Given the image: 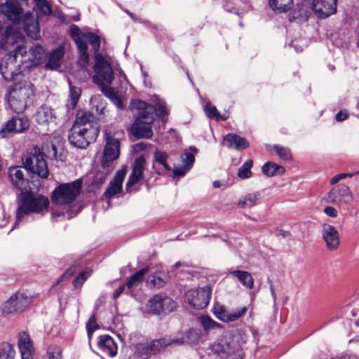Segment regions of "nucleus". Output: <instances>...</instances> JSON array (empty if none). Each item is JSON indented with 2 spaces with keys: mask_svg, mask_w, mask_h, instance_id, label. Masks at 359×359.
Wrapping results in <instances>:
<instances>
[{
  "mask_svg": "<svg viewBox=\"0 0 359 359\" xmlns=\"http://www.w3.org/2000/svg\"><path fill=\"white\" fill-rule=\"evenodd\" d=\"M262 172L267 177L281 175L285 173V168L275 163L267 162L262 166Z\"/></svg>",
  "mask_w": 359,
  "mask_h": 359,
  "instance_id": "nucleus-34",
  "label": "nucleus"
},
{
  "mask_svg": "<svg viewBox=\"0 0 359 359\" xmlns=\"http://www.w3.org/2000/svg\"><path fill=\"white\" fill-rule=\"evenodd\" d=\"M126 172L127 169L126 167H123L116 172L114 179L110 182L108 189L104 192V195L107 198H112L121 191L123 182Z\"/></svg>",
  "mask_w": 359,
  "mask_h": 359,
  "instance_id": "nucleus-23",
  "label": "nucleus"
},
{
  "mask_svg": "<svg viewBox=\"0 0 359 359\" xmlns=\"http://www.w3.org/2000/svg\"><path fill=\"white\" fill-rule=\"evenodd\" d=\"M130 109L135 118L131 127V133L137 138L149 139L152 137L151 125L154 121V112L162 117L168 113L165 103L157 98L155 106L147 104L140 100H133Z\"/></svg>",
  "mask_w": 359,
  "mask_h": 359,
  "instance_id": "nucleus-1",
  "label": "nucleus"
},
{
  "mask_svg": "<svg viewBox=\"0 0 359 359\" xmlns=\"http://www.w3.org/2000/svg\"><path fill=\"white\" fill-rule=\"evenodd\" d=\"M61 216L65 217L64 213L56 212L53 213V219L56 220L55 217H60Z\"/></svg>",
  "mask_w": 359,
  "mask_h": 359,
  "instance_id": "nucleus-60",
  "label": "nucleus"
},
{
  "mask_svg": "<svg viewBox=\"0 0 359 359\" xmlns=\"http://www.w3.org/2000/svg\"><path fill=\"white\" fill-rule=\"evenodd\" d=\"M32 302V297L22 292L12 295L3 305L2 313L11 315L23 311Z\"/></svg>",
  "mask_w": 359,
  "mask_h": 359,
  "instance_id": "nucleus-13",
  "label": "nucleus"
},
{
  "mask_svg": "<svg viewBox=\"0 0 359 359\" xmlns=\"http://www.w3.org/2000/svg\"><path fill=\"white\" fill-rule=\"evenodd\" d=\"M210 295V287L206 285L201 288L189 290L185 293V300L191 307L203 309L208 305Z\"/></svg>",
  "mask_w": 359,
  "mask_h": 359,
  "instance_id": "nucleus-12",
  "label": "nucleus"
},
{
  "mask_svg": "<svg viewBox=\"0 0 359 359\" xmlns=\"http://www.w3.org/2000/svg\"><path fill=\"white\" fill-rule=\"evenodd\" d=\"M153 286L156 287H161L164 284V281L159 277L154 276L151 280Z\"/></svg>",
  "mask_w": 359,
  "mask_h": 359,
  "instance_id": "nucleus-54",
  "label": "nucleus"
},
{
  "mask_svg": "<svg viewBox=\"0 0 359 359\" xmlns=\"http://www.w3.org/2000/svg\"><path fill=\"white\" fill-rule=\"evenodd\" d=\"M23 39L24 37L20 32L13 27H7L1 36L0 46L2 48L7 49L15 43L22 42Z\"/></svg>",
  "mask_w": 359,
  "mask_h": 359,
  "instance_id": "nucleus-24",
  "label": "nucleus"
},
{
  "mask_svg": "<svg viewBox=\"0 0 359 359\" xmlns=\"http://www.w3.org/2000/svg\"><path fill=\"white\" fill-rule=\"evenodd\" d=\"M27 48L19 44L9 53L0 63V72L6 81H12L22 72L27 64Z\"/></svg>",
  "mask_w": 359,
  "mask_h": 359,
  "instance_id": "nucleus-6",
  "label": "nucleus"
},
{
  "mask_svg": "<svg viewBox=\"0 0 359 359\" xmlns=\"http://www.w3.org/2000/svg\"><path fill=\"white\" fill-rule=\"evenodd\" d=\"M271 149L278 154L283 161H287L292 158V154L289 148L276 144L271 147Z\"/></svg>",
  "mask_w": 359,
  "mask_h": 359,
  "instance_id": "nucleus-40",
  "label": "nucleus"
},
{
  "mask_svg": "<svg viewBox=\"0 0 359 359\" xmlns=\"http://www.w3.org/2000/svg\"><path fill=\"white\" fill-rule=\"evenodd\" d=\"M0 11L8 20L15 23L19 22L20 20L21 9L18 5L12 1H6L0 5Z\"/></svg>",
  "mask_w": 359,
  "mask_h": 359,
  "instance_id": "nucleus-25",
  "label": "nucleus"
},
{
  "mask_svg": "<svg viewBox=\"0 0 359 359\" xmlns=\"http://www.w3.org/2000/svg\"><path fill=\"white\" fill-rule=\"evenodd\" d=\"M74 273V271L72 269H69L64 273V274L62 276L61 278H69L70 276H72L73 275Z\"/></svg>",
  "mask_w": 359,
  "mask_h": 359,
  "instance_id": "nucleus-58",
  "label": "nucleus"
},
{
  "mask_svg": "<svg viewBox=\"0 0 359 359\" xmlns=\"http://www.w3.org/2000/svg\"><path fill=\"white\" fill-rule=\"evenodd\" d=\"M260 196L261 195L259 192L248 194L239 199L238 205L241 208H252L257 204V202L260 198Z\"/></svg>",
  "mask_w": 359,
  "mask_h": 359,
  "instance_id": "nucleus-33",
  "label": "nucleus"
},
{
  "mask_svg": "<svg viewBox=\"0 0 359 359\" xmlns=\"http://www.w3.org/2000/svg\"><path fill=\"white\" fill-rule=\"evenodd\" d=\"M24 29L28 36L37 39L39 36V25L32 14L27 13L23 16Z\"/></svg>",
  "mask_w": 359,
  "mask_h": 359,
  "instance_id": "nucleus-28",
  "label": "nucleus"
},
{
  "mask_svg": "<svg viewBox=\"0 0 359 359\" xmlns=\"http://www.w3.org/2000/svg\"><path fill=\"white\" fill-rule=\"evenodd\" d=\"M344 179H346V175H344V173L337 174L330 180V183L331 185H334L338 183L339 181Z\"/></svg>",
  "mask_w": 359,
  "mask_h": 359,
  "instance_id": "nucleus-55",
  "label": "nucleus"
},
{
  "mask_svg": "<svg viewBox=\"0 0 359 359\" xmlns=\"http://www.w3.org/2000/svg\"><path fill=\"white\" fill-rule=\"evenodd\" d=\"M324 214L330 218H337L339 215V211L336 207L332 205H326L323 209Z\"/></svg>",
  "mask_w": 359,
  "mask_h": 359,
  "instance_id": "nucleus-52",
  "label": "nucleus"
},
{
  "mask_svg": "<svg viewBox=\"0 0 359 359\" xmlns=\"http://www.w3.org/2000/svg\"><path fill=\"white\" fill-rule=\"evenodd\" d=\"M69 96L71 100V104L72 108H74L78 101L80 98L81 90L79 87L73 86L71 83L69 81Z\"/></svg>",
  "mask_w": 359,
  "mask_h": 359,
  "instance_id": "nucleus-43",
  "label": "nucleus"
},
{
  "mask_svg": "<svg viewBox=\"0 0 359 359\" xmlns=\"http://www.w3.org/2000/svg\"><path fill=\"white\" fill-rule=\"evenodd\" d=\"M95 57L94 69L95 74L93 76L94 82L100 86L103 94L109 98L118 109H123V103L118 93L109 86L114 79L109 58L100 53H95Z\"/></svg>",
  "mask_w": 359,
  "mask_h": 359,
  "instance_id": "nucleus-3",
  "label": "nucleus"
},
{
  "mask_svg": "<svg viewBox=\"0 0 359 359\" xmlns=\"http://www.w3.org/2000/svg\"><path fill=\"white\" fill-rule=\"evenodd\" d=\"M253 162L251 159L246 161L244 164L238 169V177L241 179H248L252 175L251 168Z\"/></svg>",
  "mask_w": 359,
  "mask_h": 359,
  "instance_id": "nucleus-41",
  "label": "nucleus"
},
{
  "mask_svg": "<svg viewBox=\"0 0 359 359\" xmlns=\"http://www.w3.org/2000/svg\"><path fill=\"white\" fill-rule=\"evenodd\" d=\"M64 48L59 47L51 51L48 57L46 67L50 69H55L60 67L64 57Z\"/></svg>",
  "mask_w": 359,
  "mask_h": 359,
  "instance_id": "nucleus-32",
  "label": "nucleus"
},
{
  "mask_svg": "<svg viewBox=\"0 0 359 359\" xmlns=\"http://www.w3.org/2000/svg\"><path fill=\"white\" fill-rule=\"evenodd\" d=\"M99 133L98 124L91 113H78L69 132L68 139L75 147L84 149L96 140Z\"/></svg>",
  "mask_w": 359,
  "mask_h": 359,
  "instance_id": "nucleus-2",
  "label": "nucleus"
},
{
  "mask_svg": "<svg viewBox=\"0 0 359 359\" xmlns=\"http://www.w3.org/2000/svg\"><path fill=\"white\" fill-rule=\"evenodd\" d=\"M35 118L38 124L43 126H47L53 123L56 118L53 109L45 104L37 109Z\"/></svg>",
  "mask_w": 359,
  "mask_h": 359,
  "instance_id": "nucleus-26",
  "label": "nucleus"
},
{
  "mask_svg": "<svg viewBox=\"0 0 359 359\" xmlns=\"http://www.w3.org/2000/svg\"><path fill=\"white\" fill-rule=\"evenodd\" d=\"M177 304L163 294L154 296L147 303L149 311L155 314L168 313L175 310Z\"/></svg>",
  "mask_w": 359,
  "mask_h": 359,
  "instance_id": "nucleus-15",
  "label": "nucleus"
},
{
  "mask_svg": "<svg viewBox=\"0 0 359 359\" xmlns=\"http://www.w3.org/2000/svg\"><path fill=\"white\" fill-rule=\"evenodd\" d=\"M100 348L107 353L109 356L114 357L117 353V346L112 337L109 335L100 336L98 341Z\"/></svg>",
  "mask_w": 359,
  "mask_h": 359,
  "instance_id": "nucleus-30",
  "label": "nucleus"
},
{
  "mask_svg": "<svg viewBox=\"0 0 359 359\" xmlns=\"http://www.w3.org/2000/svg\"><path fill=\"white\" fill-rule=\"evenodd\" d=\"M29 120L26 117L15 116L8 121L0 130V136L6 137L13 133H21L29 128Z\"/></svg>",
  "mask_w": 359,
  "mask_h": 359,
  "instance_id": "nucleus-17",
  "label": "nucleus"
},
{
  "mask_svg": "<svg viewBox=\"0 0 359 359\" xmlns=\"http://www.w3.org/2000/svg\"><path fill=\"white\" fill-rule=\"evenodd\" d=\"M148 271L147 268H144L140 271H138L137 273L133 274L130 279L128 280L126 283V286L131 289L135 287H137L143 280L144 276L145 273Z\"/></svg>",
  "mask_w": 359,
  "mask_h": 359,
  "instance_id": "nucleus-37",
  "label": "nucleus"
},
{
  "mask_svg": "<svg viewBox=\"0 0 359 359\" xmlns=\"http://www.w3.org/2000/svg\"><path fill=\"white\" fill-rule=\"evenodd\" d=\"M34 95V88L31 82H19L15 83L8 91V103L13 111L20 113L33 103Z\"/></svg>",
  "mask_w": 359,
  "mask_h": 359,
  "instance_id": "nucleus-5",
  "label": "nucleus"
},
{
  "mask_svg": "<svg viewBox=\"0 0 359 359\" xmlns=\"http://www.w3.org/2000/svg\"><path fill=\"white\" fill-rule=\"evenodd\" d=\"M27 64H25V68L33 65H38L43 58L44 49L43 46L40 45H35L29 50H27Z\"/></svg>",
  "mask_w": 359,
  "mask_h": 359,
  "instance_id": "nucleus-31",
  "label": "nucleus"
},
{
  "mask_svg": "<svg viewBox=\"0 0 359 359\" xmlns=\"http://www.w3.org/2000/svg\"><path fill=\"white\" fill-rule=\"evenodd\" d=\"M15 351L12 344L3 342L0 344V359H14Z\"/></svg>",
  "mask_w": 359,
  "mask_h": 359,
  "instance_id": "nucleus-38",
  "label": "nucleus"
},
{
  "mask_svg": "<svg viewBox=\"0 0 359 359\" xmlns=\"http://www.w3.org/2000/svg\"><path fill=\"white\" fill-rule=\"evenodd\" d=\"M344 175H346V178H347V177H353L355 175V173L350 172V173H344Z\"/></svg>",
  "mask_w": 359,
  "mask_h": 359,
  "instance_id": "nucleus-63",
  "label": "nucleus"
},
{
  "mask_svg": "<svg viewBox=\"0 0 359 359\" xmlns=\"http://www.w3.org/2000/svg\"><path fill=\"white\" fill-rule=\"evenodd\" d=\"M348 118V114L346 111H339L335 116L336 121L338 122L343 121Z\"/></svg>",
  "mask_w": 359,
  "mask_h": 359,
  "instance_id": "nucleus-56",
  "label": "nucleus"
},
{
  "mask_svg": "<svg viewBox=\"0 0 359 359\" xmlns=\"http://www.w3.org/2000/svg\"><path fill=\"white\" fill-rule=\"evenodd\" d=\"M337 0H313L312 9L320 18H326L337 12Z\"/></svg>",
  "mask_w": 359,
  "mask_h": 359,
  "instance_id": "nucleus-18",
  "label": "nucleus"
},
{
  "mask_svg": "<svg viewBox=\"0 0 359 359\" xmlns=\"http://www.w3.org/2000/svg\"><path fill=\"white\" fill-rule=\"evenodd\" d=\"M226 276L236 279L243 286L248 289H252L254 287V279L251 273L246 271L231 270L226 273Z\"/></svg>",
  "mask_w": 359,
  "mask_h": 359,
  "instance_id": "nucleus-29",
  "label": "nucleus"
},
{
  "mask_svg": "<svg viewBox=\"0 0 359 359\" xmlns=\"http://www.w3.org/2000/svg\"><path fill=\"white\" fill-rule=\"evenodd\" d=\"M105 147L101 158L100 165L104 169L109 168L116 161L120 154V142L107 130L104 132Z\"/></svg>",
  "mask_w": 359,
  "mask_h": 359,
  "instance_id": "nucleus-9",
  "label": "nucleus"
},
{
  "mask_svg": "<svg viewBox=\"0 0 359 359\" xmlns=\"http://www.w3.org/2000/svg\"><path fill=\"white\" fill-rule=\"evenodd\" d=\"M18 346L20 351L21 359H34V346L27 332L19 333Z\"/></svg>",
  "mask_w": 359,
  "mask_h": 359,
  "instance_id": "nucleus-21",
  "label": "nucleus"
},
{
  "mask_svg": "<svg viewBox=\"0 0 359 359\" xmlns=\"http://www.w3.org/2000/svg\"><path fill=\"white\" fill-rule=\"evenodd\" d=\"M76 213H72L71 211H67V218L70 219L74 217Z\"/></svg>",
  "mask_w": 359,
  "mask_h": 359,
  "instance_id": "nucleus-62",
  "label": "nucleus"
},
{
  "mask_svg": "<svg viewBox=\"0 0 359 359\" xmlns=\"http://www.w3.org/2000/svg\"><path fill=\"white\" fill-rule=\"evenodd\" d=\"M205 340V336L200 329L191 328L184 332H179L173 338L164 337L154 343L156 348H165L172 344L180 345H196L203 343Z\"/></svg>",
  "mask_w": 359,
  "mask_h": 359,
  "instance_id": "nucleus-7",
  "label": "nucleus"
},
{
  "mask_svg": "<svg viewBox=\"0 0 359 359\" xmlns=\"http://www.w3.org/2000/svg\"><path fill=\"white\" fill-rule=\"evenodd\" d=\"M101 100L100 95H94L90 99V104L92 105H95L96 102H99Z\"/></svg>",
  "mask_w": 359,
  "mask_h": 359,
  "instance_id": "nucleus-59",
  "label": "nucleus"
},
{
  "mask_svg": "<svg viewBox=\"0 0 359 359\" xmlns=\"http://www.w3.org/2000/svg\"><path fill=\"white\" fill-rule=\"evenodd\" d=\"M228 118V116H225V115H221L220 114V117H219V120H222V121H225Z\"/></svg>",
  "mask_w": 359,
  "mask_h": 359,
  "instance_id": "nucleus-64",
  "label": "nucleus"
},
{
  "mask_svg": "<svg viewBox=\"0 0 359 359\" xmlns=\"http://www.w3.org/2000/svg\"><path fill=\"white\" fill-rule=\"evenodd\" d=\"M85 36V40L89 39L90 43L95 52L98 51L100 47V37L91 32H86V34H83Z\"/></svg>",
  "mask_w": 359,
  "mask_h": 359,
  "instance_id": "nucleus-46",
  "label": "nucleus"
},
{
  "mask_svg": "<svg viewBox=\"0 0 359 359\" xmlns=\"http://www.w3.org/2000/svg\"><path fill=\"white\" fill-rule=\"evenodd\" d=\"M198 321L206 333H208L212 330L221 329L223 327L221 324L217 323L208 316H201L198 318Z\"/></svg>",
  "mask_w": 359,
  "mask_h": 359,
  "instance_id": "nucleus-35",
  "label": "nucleus"
},
{
  "mask_svg": "<svg viewBox=\"0 0 359 359\" xmlns=\"http://www.w3.org/2000/svg\"><path fill=\"white\" fill-rule=\"evenodd\" d=\"M293 0H269V4L273 11L284 13L289 10Z\"/></svg>",
  "mask_w": 359,
  "mask_h": 359,
  "instance_id": "nucleus-36",
  "label": "nucleus"
},
{
  "mask_svg": "<svg viewBox=\"0 0 359 359\" xmlns=\"http://www.w3.org/2000/svg\"><path fill=\"white\" fill-rule=\"evenodd\" d=\"M83 34H86V33H82L76 25H72L71 27L70 36L74 41L76 46L87 43L85 40V36H83Z\"/></svg>",
  "mask_w": 359,
  "mask_h": 359,
  "instance_id": "nucleus-39",
  "label": "nucleus"
},
{
  "mask_svg": "<svg viewBox=\"0 0 359 359\" xmlns=\"http://www.w3.org/2000/svg\"><path fill=\"white\" fill-rule=\"evenodd\" d=\"M8 177L13 185L22 191H25L28 181L25 178L24 171L18 166L11 167L8 170Z\"/></svg>",
  "mask_w": 359,
  "mask_h": 359,
  "instance_id": "nucleus-22",
  "label": "nucleus"
},
{
  "mask_svg": "<svg viewBox=\"0 0 359 359\" xmlns=\"http://www.w3.org/2000/svg\"><path fill=\"white\" fill-rule=\"evenodd\" d=\"M213 186L215 188H219L221 186V183L219 181H215L213 183Z\"/></svg>",
  "mask_w": 359,
  "mask_h": 359,
  "instance_id": "nucleus-61",
  "label": "nucleus"
},
{
  "mask_svg": "<svg viewBox=\"0 0 359 359\" xmlns=\"http://www.w3.org/2000/svg\"><path fill=\"white\" fill-rule=\"evenodd\" d=\"M321 236L327 250H337L340 245V235L335 226L324 223L321 226Z\"/></svg>",
  "mask_w": 359,
  "mask_h": 359,
  "instance_id": "nucleus-16",
  "label": "nucleus"
},
{
  "mask_svg": "<svg viewBox=\"0 0 359 359\" xmlns=\"http://www.w3.org/2000/svg\"><path fill=\"white\" fill-rule=\"evenodd\" d=\"M181 159L184 163V165L186 166L188 169H190L192 167L195 161L194 155L189 152H184L183 154H182Z\"/></svg>",
  "mask_w": 359,
  "mask_h": 359,
  "instance_id": "nucleus-51",
  "label": "nucleus"
},
{
  "mask_svg": "<svg viewBox=\"0 0 359 359\" xmlns=\"http://www.w3.org/2000/svg\"><path fill=\"white\" fill-rule=\"evenodd\" d=\"M92 271L90 269L86 270L83 272H81L79 276L74 280V286L76 288L81 287L83 285V283L85 282V280L90 276L91 274Z\"/></svg>",
  "mask_w": 359,
  "mask_h": 359,
  "instance_id": "nucleus-50",
  "label": "nucleus"
},
{
  "mask_svg": "<svg viewBox=\"0 0 359 359\" xmlns=\"http://www.w3.org/2000/svg\"><path fill=\"white\" fill-rule=\"evenodd\" d=\"M98 325L96 322V318L95 314H92L89 318L87 323H86V330L88 333V336L89 338L91 337L93 332L98 329Z\"/></svg>",
  "mask_w": 359,
  "mask_h": 359,
  "instance_id": "nucleus-49",
  "label": "nucleus"
},
{
  "mask_svg": "<svg viewBox=\"0 0 359 359\" xmlns=\"http://www.w3.org/2000/svg\"><path fill=\"white\" fill-rule=\"evenodd\" d=\"M204 111L208 118L219 121L220 114L217 111L216 107L208 102L205 105Z\"/></svg>",
  "mask_w": 359,
  "mask_h": 359,
  "instance_id": "nucleus-44",
  "label": "nucleus"
},
{
  "mask_svg": "<svg viewBox=\"0 0 359 359\" xmlns=\"http://www.w3.org/2000/svg\"><path fill=\"white\" fill-rule=\"evenodd\" d=\"M20 202L16 210V222L13 228L30 213H43L47 210L49 205L47 197L42 195H34L27 191L20 193Z\"/></svg>",
  "mask_w": 359,
  "mask_h": 359,
  "instance_id": "nucleus-4",
  "label": "nucleus"
},
{
  "mask_svg": "<svg viewBox=\"0 0 359 359\" xmlns=\"http://www.w3.org/2000/svg\"><path fill=\"white\" fill-rule=\"evenodd\" d=\"M222 144L238 151L245 149L249 147V142L245 138L233 133H229L224 136Z\"/></svg>",
  "mask_w": 359,
  "mask_h": 359,
  "instance_id": "nucleus-27",
  "label": "nucleus"
},
{
  "mask_svg": "<svg viewBox=\"0 0 359 359\" xmlns=\"http://www.w3.org/2000/svg\"><path fill=\"white\" fill-rule=\"evenodd\" d=\"M186 166H175L173 169V175L175 176L182 177L189 170Z\"/></svg>",
  "mask_w": 359,
  "mask_h": 359,
  "instance_id": "nucleus-53",
  "label": "nucleus"
},
{
  "mask_svg": "<svg viewBox=\"0 0 359 359\" xmlns=\"http://www.w3.org/2000/svg\"><path fill=\"white\" fill-rule=\"evenodd\" d=\"M61 348L55 345H51L48 348L47 356L48 359H62Z\"/></svg>",
  "mask_w": 359,
  "mask_h": 359,
  "instance_id": "nucleus-47",
  "label": "nucleus"
},
{
  "mask_svg": "<svg viewBox=\"0 0 359 359\" xmlns=\"http://www.w3.org/2000/svg\"><path fill=\"white\" fill-rule=\"evenodd\" d=\"M145 168L146 161L144 157L141 156L135 160L132 172L126 183V189L136 184L142 179Z\"/></svg>",
  "mask_w": 359,
  "mask_h": 359,
  "instance_id": "nucleus-20",
  "label": "nucleus"
},
{
  "mask_svg": "<svg viewBox=\"0 0 359 359\" xmlns=\"http://www.w3.org/2000/svg\"><path fill=\"white\" fill-rule=\"evenodd\" d=\"M247 309L245 306L239 309L229 311L222 306H217L213 308L214 315L220 320L224 323H230L238 320L245 313Z\"/></svg>",
  "mask_w": 359,
  "mask_h": 359,
  "instance_id": "nucleus-19",
  "label": "nucleus"
},
{
  "mask_svg": "<svg viewBox=\"0 0 359 359\" xmlns=\"http://www.w3.org/2000/svg\"><path fill=\"white\" fill-rule=\"evenodd\" d=\"M23 164L25 169L41 178H47L48 169L43 154L39 150H34L30 152L23 159Z\"/></svg>",
  "mask_w": 359,
  "mask_h": 359,
  "instance_id": "nucleus-11",
  "label": "nucleus"
},
{
  "mask_svg": "<svg viewBox=\"0 0 359 359\" xmlns=\"http://www.w3.org/2000/svg\"><path fill=\"white\" fill-rule=\"evenodd\" d=\"M154 158L156 162L162 165L165 170L169 171L170 170L166 162L168 155L165 152L156 151L154 154Z\"/></svg>",
  "mask_w": 359,
  "mask_h": 359,
  "instance_id": "nucleus-45",
  "label": "nucleus"
},
{
  "mask_svg": "<svg viewBox=\"0 0 359 359\" xmlns=\"http://www.w3.org/2000/svg\"><path fill=\"white\" fill-rule=\"evenodd\" d=\"M81 187L82 182L80 180L60 184L53 192V202L57 205L68 204L73 202L80 194Z\"/></svg>",
  "mask_w": 359,
  "mask_h": 359,
  "instance_id": "nucleus-8",
  "label": "nucleus"
},
{
  "mask_svg": "<svg viewBox=\"0 0 359 359\" xmlns=\"http://www.w3.org/2000/svg\"><path fill=\"white\" fill-rule=\"evenodd\" d=\"M34 1L36 7L42 14L48 15L52 13L50 6L46 0H34Z\"/></svg>",
  "mask_w": 359,
  "mask_h": 359,
  "instance_id": "nucleus-48",
  "label": "nucleus"
},
{
  "mask_svg": "<svg viewBox=\"0 0 359 359\" xmlns=\"http://www.w3.org/2000/svg\"><path fill=\"white\" fill-rule=\"evenodd\" d=\"M125 285L119 286L114 292L113 297L114 299L118 298L124 291Z\"/></svg>",
  "mask_w": 359,
  "mask_h": 359,
  "instance_id": "nucleus-57",
  "label": "nucleus"
},
{
  "mask_svg": "<svg viewBox=\"0 0 359 359\" xmlns=\"http://www.w3.org/2000/svg\"><path fill=\"white\" fill-rule=\"evenodd\" d=\"M77 48L79 53V62L81 67H84L88 64L89 59L88 45L87 43L80 45L77 46Z\"/></svg>",
  "mask_w": 359,
  "mask_h": 359,
  "instance_id": "nucleus-42",
  "label": "nucleus"
},
{
  "mask_svg": "<svg viewBox=\"0 0 359 359\" xmlns=\"http://www.w3.org/2000/svg\"><path fill=\"white\" fill-rule=\"evenodd\" d=\"M353 200V195L350 187L344 184H341L331 189L322 198V201L325 203L337 207L347 205Z\"/></svg>",
  "mask_w": 359,
  "mask_h": 359,
  "instance_id": "nucleus-10",
  "label": "nucleus"
},
{
  "mask_svg": "<svg viewBox=\"0 0 359 359\" xmlns=\"http://www.w3.org/2000/svg\"><path fill=\"white\" fill-rule=\"evenodd\" d=\"M237 348V344L227 333L219 337L210 346L212 353L220 358L231 355L236 352Z\"/></svg>",
  "mask_w": 359,
  "mask_h": 359,
  "instance_id": "nucleus-14",
  "label": "nucleus"
}]
</instances>
